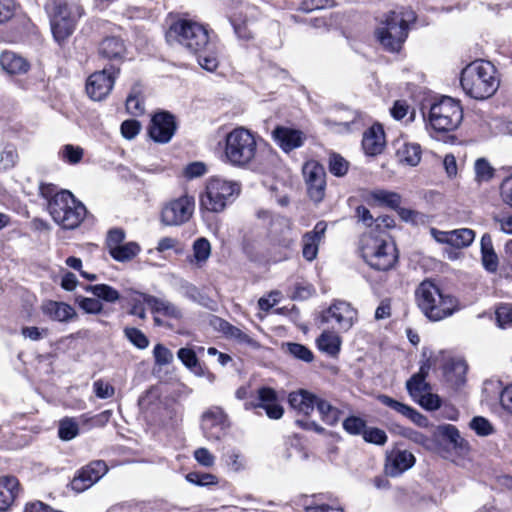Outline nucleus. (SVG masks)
<instances>
[{"mask_svg": "<svg viewBox=\"0 0 512 512\" xmlns=\"http://www.w3.org/2000/svg\"><path fill=\"white\" fill-rule=\"evenodd\" d=\"M224 458L226 465L233 472H240L246 467L245 457L236 449L228 451Z\"/></svg>", "mask_w": 512, "mask_h": 512, "instance_id": "c03bdc74", "label": "nucleus"}, {"mask_svg": "<svg viewBox=\"0 0 512 512\" xmlns=\"http://www.w3.org/2000/svg\"><path fill=\"white\" fill-rule=\"evenodd\" d=\"M79 433V425L73 418H64L59 423L58 435L60 439L69 441Z\"/></svg>", "mask_w": 512, "mask_h": 512, "instance_id": "79ce46f5", "label": "nucleus"}, {"mask_svg": "<svg viewBox=\"0 0 512 512\" xmlns=\"http://www.w3.org/2000/svg\"><path fill=\"white\" fill-rule=\"evenodd\" d=\"M19 493V481L16 477L6 475L0 477V512L7 511Z\"/></svg>", "mask_w": 512, "mask_h": 512, "instance_id": "4be33fe9", "label": "nucleus"}, {"mask_svg": "<svg viewBox=\"0 0 512 512\" xmlns=\"http://www.w3.org/2000/svg\"><path fill=\"white\" fill-rule=\"evenodd\" d=\"M241 184L219 176L207 179L204 191L199 196L201 211L221 213L240 195Z\"/></svg>", "mask_w": 512, "mask_h": 512, "instance_id": "39448f33", "label": "nucleus"}, {"mask_svg": "<svg viewBox=\"0 0 512 512\" xmlns=\"http://www.w3.org/2000/svg\"><path fill=\"white\" fill-rule=\"evenodd\" d=\"M140 252V246L136 242H128L114 248L110 255L119 262L130 261Z\"/></svg>", "mask_w": 512, "mask_h": 512, "instance_id": "4c0bfd02", "label": "nucleus"}, {"mask_svg": "<svg viewBox=\"0 0 512 512\" xmlns=\"http://www.w3.org/2000/svg\"><path fill=\"white\" fill-rule=\"evenodd\" d=\"M194 209V197L182 195L164 204L161 210V222L165 226H181L191 219Z\"/></svg>", "mask_w": 512, "mask_h": 512, "instance_id": "9b49d317", "label": "nucleus"}, {"mask_svg": "<svg viewBox=\"0 0 512 512\" xmlns=\"http://www.w3.org/2000/svg\"><path fill=\"white\" fill-rule=\"evenodd\" d=\"M287 352L296 359L311 362L313 360V353L306 346L299 343H286L284 345Z\"/></svg>", "mask_w": 512, "mask_h": 512, "instance_id": "a18cd8bd", "label": "nucleus"}, {"mask_svg": "<svg viewBox=\"0 0 512 512\" xmlns=\"http://www.w3.org/2000/svg\"><path fill=\"white\" fill-rule=\"evenodd\" d=\"M229 426L227 414L221 407L214 406L203 413L201 429L210 441L220 440Z\"/></svg>", "mask_w": 512, "mask_h": 512, "instance_id": "4468645a", "label": "nucleus"}, {"mask_svg": "<svg viewBox=\"0 0 512 512\" xmlns=\"http://www.w3.org/2000/svg\"><path fill=\"white\" fill-rule=\"evenodd\" d=\"M18 160L17 151L12 147H6L0 156V170H8L15 166Z\"/></svg>", "mask_w": 512, "mask_h": 512, "instance_id": "13d9d810", "label": "nucleus"}, {"mask_svg": "<svg viewBox=\"0 0 512 512\" xmlns=\"http://www.w3.org/2000/svg\"><path fill=\"white\" fill-rule=\"evenodd\" d=\"M494 66L487 61L477 60L467 65L461 74L464 92L476 100H484L494 95L499 87Z\"/></svg>", "mask_w": 512, "mask_h": 512, "instance_id": "7ed1b4c3", "label": "nucleus"}, {"mask_svg": "<svg viewBox=\"0 0 512 512\" xmlns=\"http://www.w3.org/2000/svg\"><path fill=\"white\" fill-rule=\"evenodd\" d=\"M218 324L219 326L215 328L220 330L227 338L234 339L239 343H246L251 346L256 345V341L239 328L233 326L230 322H218Z\"/></svg>", "mask_w": 512, "mask_h": 512, "instance_id": "c9c22d12", "label": "nucleus"}, {"mask_svg": "<svg viewBox=\"0 0 512 512\" xmlns=\"http://www.w3.org/2000/svg\"><path fill=\"white\" fill-rule=\"evenodd\" d=\"M85 290L92 293L99 301L114 303L120 299L119 292L107 284L87 285Z\"/></svg>", "mask_w": 512, "mask_h": 512, "instance_id": "f704fd0d", "label": "nucleus"}, {"mask_svg": "<svg viewBox=\"0 0 512 512\" xmlns=\"http://www.w3.org/2000/svg\"><path fill=\"white\" fill-rule=\"evenodd\" d=\"M415 463V457L407 450L394 451L387 456L385 471L391 477H397L410 469Z\"/></svg>", "mask_w": 512, "mask_h": 512, "instance_id": "6ab92c4d", "label": "nucleus"}, {"mask_svg": "<svg viewBox=\"0 0 512 512\" xmlns=\"http://www.w3.org/2000/svg\"><path fill=\"white\" fill-rule=\"evenodd\" d=\"M93 389L95 395L100 399L111 398L115 393L114 387L101 379L93 383Z\"/></svg>", "mask_w": 512, "mask_h": 512, "instance_id": "0e129e2a", "label": "nucleus"}, {"mask_svg": "<svg viewBox=\"0 0 512 512\" xmlns=\"http://www.w3.org/2000/svg\"><path fill=\"white\" fill-rule=\"evenodd\" d=\"M361 253L365 262L379 271L391 269L397 262L395 245L385 235L365 233L361 238Z\"/></svg>", "mask_w": 512, "mask_h": 512, "instance_id": "6e6552de", "label": "nucleus"}, {"mask_svg": "<svg viewBox=\"0 0 512 512\" xmlns=\"http://www.w3.org/2000/svg\"><path fill=\"white\" fill-rule=\"evenodd\" d=\"M401 434L405 438H407V439L413 441L414 443L419 444L427 449H431V447H432V441L426 435H424L423 433H421L419 431L413 430L411 428H402Z\"/></svg>", "mask_w": 512, "mask_h": 512, "instance_id": "3c124183", "label": "nucleus"}, {"mask_svg": "<svg viewBox=\"0 0 512 512\" xmlns=\"http://www.w3.org/2000/svg\"><path fill=\"white\" fill-rule=\"evenodd\" d=\"M362 147L367 155L380 154L385 147V135L381 125L371 126L363 135Z\"/></svg>", "mask_w": 512, "mask_h": 512, "instance_id": "412c9836", "label": "nucleus"}, {"mask_svg": "<svg viewBox=\"0 0 512 512\" xmlns=\"http://www.w3.org/2000/svg\"><path fill=\"white\" fill-rule=\"evenodd\" d=\"M316 408L325 424L334 426L339 422L342 411L332 406L328 401L319 398Z\"/></svg>", "mask_w": 512, "mask_h": 512, "instance_id": "473e14b6", "label": "nucleus"}, {"mask_svg": "<svg viewBox=\"0 0 512 512\" xmlns=\"http://www.w3.org/2000/svg\"><path fill=\"white\" fill-rule=\"evenodd\" d=\"M435 434L439 437L447 439L456 449H463L466 446L465 440L460 436L458 429L454 425H439L436 428Z\"/></svg>", "mask_w": 512, "mask_h": 512, "instance_id": "72a5a7b5", "label": "nucleus"}, {"mask_svg": "<svg viewBox=\"0 0 512 512\" xmlns=\"http://www.w3.org/2000/svg\"><path fill=\"white\" fill-rule=\"evenodd\" d=\"M0 66L10 75L24 74L30 68L28 61L13 51H4L1 53Z\"/></svg>", "mask_w": 512, "mask_h": 512, "instance_id": "5701e85b", "label": "nucleus"}, {"mask_svg": "<svg viewBox=\"0 0 512 512\" xmlns=\"http://www.w3.org/2000/svg\"><path fill=\"white\" fill-rule=\"evenodd\" d=\"M363 438L366 442L376 445H383L387 442L385 431L379 428H366Z\"/></svg>", "mask_w": 512, "mask_h": 512, "instance_id": "052dcab7", "label": "nucleus"}, {"mask_svg": "<svg viewBox=\"0 0 512 512\" xmlns=\"http://www.w3.org/2000/svg\"><path fill=\"white\" fill-rule=\"evenodd\" d=\"M329 169L333 175L341 177L347 173L348 162L343 157L334 154L330 157Z\"/></svg>", "mask_w": 512, "mask_h": 512, "instance_id": "6e6d98bb", "label": "nucleus"}, {"mask_svg": "<svg viewBox=\"0 0 512 512\" xmlns=\"http://www.w3.org/2000/svg\"><path fill=\"white\" fill-rule=\"evenodd\" d=\"M151 295L133 291L129 295V303L131 304L130 314L138 318H145V307L150 308Z\"/></svg>", "mask_w": 512, "mask_h": 512, "instance_id": "2f4dec72", "label": "nucleus"}, {"mask_svg": "<svg viewBox=\"0 0 512 512\" xmlns=\"http://www.w3.org/2000/svg\"><path fill=\"white\" fill-rule=\"evenodd\" d=\"M42 311L45 316L52 320H70L75 315V311L70 305L57 301L44 302Z\"/></svg>", "mask_w": 512, "mask_h": 512, "instance_id": "393cba45", "label": "nucleus"}, {"mask_svg": "<svg viewBox=\"0 0 512 512\" xmlns=\"http://www.w3.org/2000/svg\"><path fill=\"white\" fill-rule=\"evenodd\" d=\"M257 155V142L254 134L244 128L237 127L225 136L223 161L235 168H247Z\"/></svg>", "mask_w": 512, "mask_h": 512, "instance_id": "20e7f679", "label": "nucleus"}, {"mask_svg": "<svg viewBox=\"0 0 512 512\" xmlns=\"http://www.w3.org/2000/svg\"><path fill=\"white\" fill-rule=\"evenodd\" d=\"M125 335L139 349H145L149 345L148 338L136 328H126Z\"/></svg>", "mask_w": 512, "mask_h": 512, "instance_id": "bf43d9fd", "label": "nucleus"}, {"mask_svg": "<svg viewBox=\"0 0 512 512\" xmlns=\"http://www.w3.org/2000/svg\"><path fill=\"white\" fill-rule=\"evenodd\" d=\"M178 359L183 363V365L189 370L198 362V358L196 356V351L190 348H180L177 352Z\"/></svg>", "mask_w": 512, "mask_h": 512, "instance_id": "e2e57ef3", "label": "nucleus"}, {"mask_svg": "<svg viewBox=\"0 0 512 512\" xmlns=\"http://www.w3.org/2000/svg\"><path fill=\"white\" fill-rule=\"evenodd\" d=\"M409 25L401 13L389 12L375 31L377 40L384 49L398 52L407 39Z\"/></svg>", "mask_w": 512, "mask_h": 512, "instance_id": "1a4fd4ad", "label": "nucleus"}, {"mask_svg": "<svg viewBox=\"0 0 512 512\" xmlns=\"http://www.w3.org/2000/svg\"><path fill=\"white\" fill-rule=\"evenodd\" d=\"M469 426L479 436H489L494 432V428L490 421L482 416L474 417L470 421Z\"/></svg>", "mask_w": 512, "mask_h": 512, "instance_id": "09e8293b", "label": "nucleus"}, {"mask_svg": "<svg viewBox=\"0 0 512 512\" xmlns=\"http://www.w3.org/2000/svg\"><path fill=\"white\" fill-rule=\"evenodd\" d=\"M145 506L138 502H124L112 506L108 512H144Z\"/></svg>", "mask_w": 512, "mask_h": 512, "instance_id": "338daca9", "label": "nucleus"}, {"mask_svg": "<svg viewBox=\"0 0 512 512\" xmlns=\"http://www.w3.org/2000/svg\"><path fill=\"white\" fill-rule=\"evenodd\" d=\"M443 372L448 381L460 385L465 381L467 364L461 358H450L443 366Z\"/></svg>", "mask_w": 512, "mask_h": 512, "instance_id": "b1692460", "label": "nucleus"}, {"mask_svg": "<svg viewBox=\"0 0 512 512\" xmlns=\"http://www.w3.org/2000/svg\"><path fill=\"white\" fill-rule=\"evenodd\" d=\"M373 198L382 203L385 204L391 208H398L401 203V197L398 193L390 192L386 190H377L373 192Z\"/></svg>", "mask_w": 512, "mask_h": 512, "instance_id": "de8ad7c7", "label": "nucleus"}, {"mask_svg": "<svg viewBox=\"0 0 512 512\" xmlns=\"http://www.w3.org/2000/svg\"><path fill=\"white\" fill-rule=\"evenodd\" d=\"M326 230L327 223L324 221H319L316 223L312 231H309L303 235L302 254L306 260L312 261L317 257L318 246L323 239Z\"/></svg>", "mask_w": 512, "mask_h": 512, "instance_id": "a211bd4d", "label": "nucleus"}, {"mask_svg": "<svg viewBox=\"0 0 512 512\" xmlns=\"http://www.w3.org/2000/svg\"><path fill=\"white\" fill-rule=\"evenodd\" d=\"M211 245L206 238H198L193 243V257L189 260L201 267L210 257Z\"/></svg>", "mask_w": 512, "mask_h": 512, "instance_id": "e433bc0d", "label": "nucleus"}, {"mask_svg": "<svg viewBox=\"0 0 512 512\" xmlns=\"http://www.w3.org/2000/svg\"><path fill=\"white\" fill-rule=\"evenodd\" d=\"M277 402V394L270 387H261L258 389V402H246L244 408L246 410L263 408L269 404Z\"/></svg>", "mask_w": 512, "mask_h": 512, "instance_id": "58836bf2", "label": "nucleus"}, {"mask_svg": "<svg viewBox=\"0 0 512 512\" xmlns=\"http://www.w3.org/2000/svg\"><path fill=\"white\" fill-rule=\"evenodd\" d=\"M77 301L87 313H98L102 310V304L97 298L78 297Z\"/></svg>", "mask_w": 512, "mask_h": 512, "instance_id": "69168bd1", "label": "nucleus"}, {"mask_svg": "<svg viewBox=\"0 0 512 512\" xmlns=\"http://www.w3.org/2000/svg\"><path fill=\"white\" fill-rule=\"evenodd\" d=\"M475 238V232L469 228L455 229L451 231L450 245L456 248L469 246Z\"/></svg>", "mask_w": 512, "mask_h": 512, "instance_id": "ea45409f", "label": "nucleus"}, {"mask_svg": "<svg viewBox=\"0 0 512 512\" xmlns=\"http://www.w3.org/2000/svg\"><path fill=\"white\" fill-rule=\"evenodd\" d=\"M125 44L122 39L111 36L102 40L99 46L101 56L108 59H119L125 53Z\"/></svg>", "mask_w": 512, "mask_h": 512, "instance_id": "a878e982", "label": "nucleus"}, {"mask_svg": "<svg viewBox=\"0 0 512 512\" xmlns=\"http://www.w3.org/2000/svg\"><path fill=\"white\" fill-rule=\"evenodd\" d=\"M406 388L413 398H417L418 396L422 395L423 393L430 390L429 384L426 382V377L414 374L407 382H406Z\"/></svg>", "mask_w": 512, "mask_h": 512, "instance_id": "a19ab883", "label": "nucleus"}, {"mask_svg": "<svg viewBox=\"0 0 512 512\" xmlns=\"http://www.w3.org/2000/svg\"><path fill=\"white\" fill-rule=\"evenodd\" d=\"M45 10L50 18L51 31L58 43L69 38L83 14V9L76 3L66 0H47Z\"/></svg>", "mask_w": 512, "mask_h": 512, "instance_id": "0eeeda50", "label": "nucleus"}, {"mask_svg": "<svg viewBox=\"0 0 512 512\" xmlns=\"http://www.w3.org/2000/svg\"><path fill=\"white\" fill-rule=\"evenodd\" d=\"M357 317V311L345 301L334 302L322 320H354Z\"/></svg>", "mask_w": 512, "mask_h": 512, "instance_id": "bb28decb", "label": "nucleus"}, {"mask_svg": "<svg viewBox=\"0 0 512 512\" xmlns=\"http://www.w3.org/2000/svg\"><path fill=\"white\" fill-rule=\"evenodd\" d=\"M320 351L334 356L340 351L341 339L339 335L332 331H323L316 340Z\"/></svg>", "mask_w": 512, "mask_h": 512, "instance_id": "7c9ffc66", "label": "nucleus"}, {"mask_svg": "<svg viewBox=\"0 0 512 512\" xmlns=\"http://www.w3.org/2000/svg\"><path fill=\"white\" fill-rule=\"evenodd\" d=\"M422 150L417 143H404L397 150V157L401 163L417 166L421 161Z\"/></svg>", "mask_w": 512, "mask_h": 512, "instance_id": "c85d7f7f", "label": "nucleus"}, {"mask_svg": "<svg viewBox=\"0 0 512 512\" xmlns=\"http://www.w3.org/2000/svg\"><path fill=\"white\" fill-rule=\"evenodd\" d=\"M84 151L80 146H74L72 144H67L62 147L60 150V155L62 159L69 164H77L83 158Z\"/></svg>", "mask_w": 512, "mask_h": 512, "instance_id": "49530a36", "label": "nucleus"}, {"mask_svg": "<svg viewBox=\"0 0 512 512\" xmlns=\"http://www.w3.org/2000/svg\"><path fill=\"white\" fill-rule=\"evenodd\" d=\"M198 55V63L203 69L209 72H213L217 69L219 61L214 53V44Z\"/></svg>", "mask_w": 512, "mask_h": 512, "instance_id": "37998d69", "label": "nucleus"}, {"mask_svg": "<svg viewBox=\"0 0 512 512\" xmlns=\"http://www.w3.org/2000/svg\"><path fill=\"white\" fill-rule=\"evenodd\" d=\"M378 400L385 406L395 410L396 412L400 413L401 415L405 416L407 415L408 411H410V407L404 403H401L387 395H380L378 397Z\"/></svg>", "mask_w": 512, "mask_h": 512, "instance_id": "680f3d73", "label": "nucleus"}, {"mask_svg": "<svg viewBox=\"0 0 512 512\" xmlns=\"http://www.w3.org/2000/svg\"><path fill=\"white\" fill-rule=\"evenodd\" d=\"M153 356L158 366H166L173 361V353L162 344L155 345Z\"/></svg>", "mask_w": 512, "mask_h": 512, "instance_id": "864d4df0", "label": "nucleus"}, {"mask_svg": "<svg viewBox=\"0 0 512 512\" xmlns=\"http://www.w3.org/2000/svg\"><path fill=\"white\" fill-rule=\"evenodd\" d=\"M118 74L119 68L112 65L91 74L86 83L89 97L95 101L103 100L112 90Z\"/></svg>", "mask_w": 512, "mask_h": 512, "instance_id": "f8f14e48", "label": "nucleus"}, {"mask_svg": "<svg viewBox=\"0 0 512 512\" xmlns=\"http://www.w3.org/2000/svg\"><path fill=\"white\" fill-rule=\"evenodd\" d=\"M343 428L349 434L363 435L366 430V423L360 417L350 416L343 421Z\"/></svg>", "mask_w": 512, "mask_h": 512, "instance_id": "8fccbe9b", "label": "nucleus"}, {"mask_svg": "<svg viewBox=\"0 0 512 512\" xmlns=\"http://www.w3.org/2000/svg\"><path fill=\"white\" fill-rule=\"evenodd\" d=\"M318 401L319 397L305 389L293 391L288 396L291 408L306 416L313 412L314 408L317 407Z\"/></svg>", "mask_w": 512, "mask_h": 512, "instance_id": "aec40b11", "label": "nucleus"}, {"mask_svg": "<svg viewBox=\"0 0 512 512\" xmlns=\"http://www.w3.org/2000/svg\"><path fill=\"white\" fill-rule=\"evenodd\" d=\"M272 136L274 141L285 152L301 147L305 139L303 132L300 130L284 126L276 127L272 132Z\"/></svg>", "mask_w": 512, "mask_h": 512, "instance_id": "f3484780", "label": "nucleus"}, {"mask_svg": "<svg viewBox=\"0 0 512 512\" xmlns=\"http://www.w3.org/2000/svg\"><path fill=\"white\" fill-rule=\"evenodd\" d=\"M482 264L489 272H495L498 268V257L494 251L492 238L489 234H484L481 238Z\"/></svg>", "mask_w": 512, "mask_h": 512, "instance_id": "cd10ccee", "label": "nucleus"}, {"mask_svg": "<svg viewBox=\"0 0 512 512\" xmlns=\"http://www.w3.org/2000/svg\"><path fill=\"white\" fill-rule=\"evenodd\" d=\"M165 39L172 46H181L193 54H199L213 45L208 28L200 22L177 18L169 24Z\"/></svg>", "mask_w": 512, "mask_h": 512, "instance_id": "f03ea898", "label": "nucleus"}, {"mask_svg": "<svg viewBox=\"0 0 512 512\" xmlns=\"http://www.w3.org/2000/svg\"><path fill=\"white\" fill-rule=\"evenodd\" d=\"M176 130L174 117L167 112L155 114L149 126L151 139L158 143H167L171 140Z\"/></svg>", "mask_w": 512, "mask_h": 512, "instance_id": "dca6fc26", "label": "nucleus"}, {"mask_svg": "<svg viewBox=\"0 0 512 512\" xmlns=\"http://www.w3.org/2000/svg\"><path fill=\"white\" fill-rule=\"evenodd\" d=\"M502 201L512 207V174L505 177L500 185Z\"/></svg>", "mask_w": 512, "mask_h": 512, "instance_id": "774afa93", "label": "nucleus"}, {"mask_svg": "<svg viewBox=\"0 0 512 512\" xmlns=\"http://www.w3.org/2000/svg\"><path fill=\"white\" fill-rule=\"evenodd\" d=\"M418 306L429 320H443L458 309L457 300L450 295H443L431 281H423L416 290Z\"/></svg>", "mask_w": 512, "mask_h": 512, "instance_id": "423d86ee", "label": "nucleus"}, {"mask_svg": "<svg viewBox=\"0 0 512 512\" xmlns=\"http://www.w3.org/2000/svg\"><path fill=\"white\" fill-rule=\"evenodd\" d=\"M108 471L106 463L96 460L83 467L73 478L71 487L76 492H83L100 480Z\"/></svg>", "mask_w": 512, "mask_h": 512, "instance_id": "2eb2a0df", "label": "nucleus"}, {"mask_svg": "<svg viewBox=\"0 0 512 512\" xmlns=\"http://www.w3.org/2000/svg\"><path fill=\"white\" fill-rule=\"evenodd\" d=\"M475 174L479 181H488L493 177L494 170L488 161L481 158L475 162Z\"/></svg>", "mask_w": 512, "mask_h": 512, "instance_id": "5fc2aeb1", "label": "nucleus"}, {"mask_svg": "<svg viewBox=\"0 0 512 512\" xmlns=\"http://www.w3.org/2000/svg\"><path fill=\"white\" fill-rule=\"evenodd\" d=\"M186 480L199 486H207L217 483L216 476L210 473L190 472L186 475Z\"/></svg>", "mask_w": 512, "mask_h": 512, "instance_id": "603ef678", "label": "nucleus"}, {"mask_svg": "<svg viewBox=\"0 0 512 512\" xmlns=\"http://www.w3.org/2000/svg\"><path fill=\"white\" fill-rule=\"evenodd\" d=\"M41 195L48 200V210L53 220L64 229H75L86 216V207L68 190L55 194L53 185H41Z\"/></svg>", "mask_w": 512, "mask_h": 512, "instance_id": "f257e3e1", "label": "nucleus"}, {"mask_svg": "<svg viewBox=\"0 0 512 512\" xmlns=\"http://www.w3.org/2000/svg\"><path fill=\"white\" fill-rule=\"evenodd\" d=\"M150 309L153 313L159 314L167 318H180L182 317L180 309L172 302L164 299L151 296Z\"/></svg>", "mask_w": 512, "mask_h": 512, "instance_id": "c756f323", "label": "nucleus"}, {"mask_svg": "<svg viewBox=\"0 0 512 512\" xmlns=\"http://www.w3.org/2000/svg\"><path fill=\"white\" fill-rule=\"evenodd\" d=\"M207 166L205 163L200 161H195L189 163L183 170V175L186 179L192 180L194 178H198L206 174Z\"/></svg>", "mask_w": 512, "mask_h": 512, "instance_id": "4d7b16f0", "label": "nucleus"}, {"mask_svg": "<svg viewBox=\"0 0 512 512\" xmlns=\"http://www.w3.org/2000/svg\"><path fill=\"white\" fill-rule=\"evenodd\" d=\"M303 175L310 199L319 203L325 196L326 172L317 161H308L303 166Z\"/></svg>", "mask_w": 512, "mask_h": 512, "instance_id": "ddd939ff", "label": "nucleus"}, {"mask_svg": "<svg viewBox=\"0 0 512 512\" xmlns=\"http://www.w3.org/2000/svg\"><path fill=\"white\" fill-rule=\"evenodd\" d=\"M463 120V110L458 101L444 96L433 103L429 111V123L438 132H450L458 128Z\"/></svg>", "mask_w": 512, "mask_h": 512, "instance_id": "9d476101", "label": "nucleus"}]
</instances>
